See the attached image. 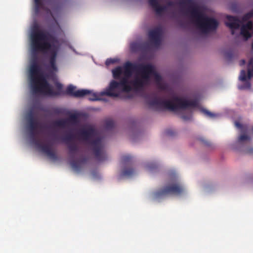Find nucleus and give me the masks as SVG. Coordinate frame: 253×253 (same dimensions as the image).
Returning <instances> with one entry per match:
<instances>
[{"label":"nucleus","instance_id":"obj_1","mask_svg":"<svg viewBox=\"0 0 253 253\" xmlns=\"http://www.w3.org/2000/svg\"><path fill=\"white\" fill-rule=\"evenodd\" d=\"M125 76L120 82L113 80L111 82L109 87L106 91L100 93L101 95H106L113 97H118L120 95V90L123 92H128L132 89L128 79L131 76L133 71H136L141 74V77H135L130 83L136 90H140L145 85L149 84V74L153 71V66L150 64L143 65L132 63L129 61L125 63L124 65Z\"/></svg>","mask_w":253,"mask_h":253},{"label":"nucleus","instance_id":"obj_2","mask_svg":"<svg viewBox=\"0 0 253 253\" xmlns=\"http://www.w3.org/2000/svg\"><path fill=\"white\" fill-rule=\"evenodd\" d=\"M177 3L182 7L189 6L188 11L194 19L197 27L203 34H207L216 30L219 25L218 21L214 18L208 16L201 11L193 0H181Z\"/></svg>","mask_w":253,"mask_h":253},{"label":"nucleus","instance_id":"obj_3","mask_svg":"<svg viewBox=\"0 0 253 253\" xmlns=\"http://www.w3.org/2000/svg\"><path fill=\"white\" fill-rule=\"evenodd\" d=\"M147 103L150 107L158 110L167 109L173 111L198 106V102L196 100L189 101L177 96H173L170 100L163 99L161 97L154 96L148 99Z\"/></svg>","mask_w":253,"mask_h":253},{"label":"nucleus","instance_id":"obj_4","mask_svg":"<svg viewBox=\"0 0 253 253\" xmlns=\"http://www.w3.org/2000/svg\"><path fill=\"white\" fill-rule=\"evenodd\" d=\"M31 88L33 93H40L48 96H55L59 93L53 91L48 83L39 64H31L30 67Z\"/></svg>","mask_w":253,"mask_h":253},{"label":"nucleus","instance_id":"obj_5","mask_svg":"<svg viewBox=\"0 0 253 253\" xmlns=\"http://www.w3.org/2000/svg\"><path fill=\"white\" fill-rule=\"evenodd\" d=\"M78 134L81 139L92 146L94 156L98 161H103L106 160L107 155L102 150L101 138L98 137L93 139L97 135V131L93 126H86L81 129Z\"/></svg>","mask_w":253,"mask_h":253},{"label":"nucleus","instance_id":"obj_6","mask_svg":"<svg viewBox=\"0 0 253 253\" xmlns=\"http://www.w3.org/2000/svg\"><path fill=\"white\" fill-rule=\"evenodd\" d=\"M59 45L56 44H31L32 61L31 64H39L38 53H48L51 68L56 69V59L59 50Z\"/></svg>","mask_w":253,"mask_h":253},{"label":"nucleus","instance_id":"obj_7","mask_svg":"<svg viewBox=\"0 0 253 253\" xmlns=\"http://www.w3.org/2000/svg\"><path fill=\"white\" fill-rule=\"evenodd\" d=\"M31 44H59L57 39L43 30L40 29L38 24H35L32 28L31 34Z\"/></svg>","mask_w":253,"mask_h":253},{"label":"nucleus","instance_id":"obj_8","mask_svg":"<svg viewBox=\"0 0 253 253\" xmlns=\"http://www.w3.org/2000/svg\"><path fill=\"white\" fill-rule=\"evenodd\" d=\"M184 191V188L179 184H172L164 187L153 193L154 198L157 200L165 198L169 194L179 195Z\"/></svg>","mask_w":253,"mask_h":253},{"label":"nucleus","instance_id":"obj_9","mask_svg":"<svg viewBox=\"0 0 253 253\" xmlns=\"http://www.w3.org/2000/svg\"><path fill=\"white\" fill-rule=\"evenodd\" d=\"M248 75L247 76L246 72L244 70H242L239 77V80L242 82H246L243 85L238 86V88L240 90L250 89L251 87V83L249 81H246L247 79H251L253 77V59H251L247 66Z\"/></svg>","mask_w":253,"mask_h":253},{"label":"nucleus","instance_id":"obj_10","mask_svg":"<svg viewBox=\"0 0 253 253\" xmlns=\"http://www.w3.org/2000/svg\"><path fill=\"white\" fill-rule=\"evenodd\" d=\"M149 4L155 10L157 15H160L165 11L168 7H173L176 3L173 1H169L167 3V6L161 5L158 0H148Z\"/></svg>","mask_w":253,"mask_h":253},{"label":"nucleus","instance_id":"obj_11","mask_svg":"<svg viewBox=\"0 0 253 253\" xmlns=\"http://www.w3.org/2000/svg\"><path fill=\"white\" fill-rule=\"evenodd\" d=\"M162 30L161 27H157L151 30L148 32V37L151 42L155 45L159 46L161 44Z\"/></svg>","mask_w":253,"mask_h":253},{"label":"nucleus","instance_id":"obj_12","mask_svg":"<svg viewBox=\"0 0 253 253\" xmlns=\"http://www.w3.org/2000/svg\"><path fill=\"white\" fill-rule=\"evenodd\" d=\"M226 19L227 21L225 24L231 29L232 35H234V30L239 29L240 27V21L237 17L230 15H227Z\"/></svg>","mask_w":253,"mask_h":253},{"label":"nucleus","instance_id":"obj_13","mask_svg":"<svg viewBox=\"0 0 253 253\" xmlns=\"http://www.w3.org/2000/svg\"><path fill=\"white\" fill-rule=\"evenodd\" d=\"M253 30V24L251 21H248L246 24L243 25L241 28V35L244 40L247 41L252 37V33L251 31Z\"/></svg>","mask_w":253,"mask_h":253},{"label":"nucleus","instance_id":"obj_14","mask_svg":"<svg viewBox=\"0 0 253 253\" xmlns=\"http://www.w3.org/2000/svg\"><path fill=\"white\" fill-rule=\"evenodd\" d=\"M75 87L72 85H69L66 89L68 94L71 95L76 97H81L85 96L89 91L87 89H80L75 91Z\"/></svg>","mask_w":253,"mask_h":253},{"label":"nucleus","instance_id":"obj_15","mask_svg":"<svg viewBox=\"0 0 253 253\" xmlns=\"http://www.w3.org/2000/svg\"><path fill=\"white\" fill-rule=\"evenodd\" d=\"M27 119L28 121V128L36 129L39 126V123L34 116V112L32 110L29 111L27 115Z\"/></svg>","mask_w":253,"mask_h":253},{"label":"nucleus","instance_id":"obj_16","mask_svg":"<svg viewBox=\"0 0 253 253\" xmlns=\"http://www.w3.org/2000/svg\"><path fill=\"white\" fill-rule=\"evenodd\" d=\"M36 145L46 154L52 149L51 146L49 145H42L39 141H36Z\"/></svg>","mask_w":253,"mask_h":253},{"label":"nucleus","instance_id":"obj_17","mask_svg":"<svg viewBox=\"0 0 253 253\" xmlns=\"http://www.w3.org/2000/svg\"><path fill=\"white\" fill-rule=\"evenodd\" d=\"M68 148L69 149V154L70 156L74 158L75 154L78 151V147L75 144H72L68 145Z\"/></svg>","mask_w":253,"mask_h":253},{"label":"nucleus","instance_id":"obj_18","mask_svg":"<svg viewBox=\"0 0 253 253\" xmlns=\"http://www.w3.org/2000/svg\"><path fill=\"white\" fill-rule=\"evenodd\" d=\"M142 48V44L138 42H133L130 43V50L134 52L139 51Z\"/></svg>","mask_w":253,"mask_h":253},{"label":"nucleus","instance_id":"obj_19","mask_svg":"<svg viewBox=\"0 0 253 253\" xmlns=\"http://www.w3.org/2000/svg\"><path fill=\"white\" fill-rule=\"evenodd\" d=\"M122 73L123 71L121 67H118L112 70L113 77L116 80L120 79Z\"/></svg>","mask_w":253,"mask_h":253},{"label":"nucleus","instance_id":"obj_20","mask_svg":"<svg viewBox=\"0 0 253 253\" xmlns=\"http://www.w3.org/2000/svg\"><path fill=\"white\" fill-rule=\"evenodd\" d=\"M89 91V93L86 94V95H88V99L90 101H97L101 100L100 98H99V95L97 94L96 93L92 92L91 90H88Z\"/></svg>","mask_w":253,"mask_h":253},{"label":"nucleus","instance_id":"obj_21","mask_svg":"<svg viewBox=\"0 0 253 253\" xmlns=\"http://www.w3.org/2000/svg\"><path fill=\"white\" fill-rule=\"evenodd\" d=\"M134 173V170L132 168L125 169L122 171V175L123 176L129 177Z\"/></svg>","mask_w":253,"mask_h":253},{"label":"nucleus","instance_id":"obj_22","mask_svg":"<svg viewBox=\"0 0 253 253\" xmlns=\"http://www.w3.org/2000/svg\"><path fill=\"white\" fill-rule=\"evenodd\" d=\"M67 124V120L60 119L54 122V126L58 127H64Z\"/></svg>","mask_w":253,"mask_h":253},{"label":"nucleus","instance_id":"obj_23","mask_svg":"<svg viewBox=\"0 0 253 253\" xmlns=\"http://www.w3.org/2000/svg\"><path fill=\"white\" fill-rule=\"evenodd\" d=\"M35 1V11L36 13H38L42 6V0H34Z\"/></svg>","mask_w":253,"mask_h":253},{"label":"nucleus","instance_id":"obj_24","mask_svg":"<svg viewBox=\"0 0 253 253\" xmlns=\"http://www.w3.org/2000/svg\"><path fill=\"white\" fill-rule=\"evenodd\" d=\"M71 165L72 168L76 171H78L81 169L80 164L75 160H73L71 162Z\"/></svg>","mask_w":253,"mask_h":253},{"label":"nucleus","instance_id":"obj_25","mask_svg":"<svg viewBox=\"0 0 253 253\" xmlns=\"http://www.w3.org/2000/svg\"><path fill=\"white\" fill-rule=\"evenodd\" d=\"M251 140V137L246 134H242L238 138V142L239 143H242L244 141H250Z\"/></svg>","mask_w":253,"mask_h":253},{"label":"nucleus","instance_id":"obj_26","mask_svg":"<svg viewBox=\"0 0 253 253\" xmlns=\"http://www.w3.org/2000/svg\"><path fill=\"white\" fill-rule=\"evenodd\" d=\"M114 122L113 120H107L105 124V128L108 130L111 129L114 127Z\"/></svg>","mask_w":253,"mask_h":253},{"label":"nucleus","instance_id":"obj_27","mask_svg":"<svg viewBox=\"0 0 253 253\" xmlns=\"http://www.w3.org/2000/svg\"><path fill=\"white\" fill-rule=\"evenodd\" d=\"M153 71H154L152 73L149 74V79L150 78V75H154L155 76V79L156 82L158 84H159V83H160L161 82V80H162L161 76L155 72L154 67H153Z\"/></svg>","mask_w":253,"mask_h":253},{"label":"nucleus","instance_id":"obj_28","mask_svg":"<svg viewBox=\"0 0 253 253\" xmlns=\"http://www.w3.org/2000/svg\"><path fill=\"white\" fill-rule=\"evenodd\" d=\"M74 138V135L72 134H69L63 137V140L69 145V143L71 142Z\"/></svg>","mask_w":253,"mask_h":253},{"label":"nucleus","instance_id":"obj_29","mask_svg":"<svg viewBox=\"0 0 253 253\" xmlns=\"http://www.w3.org/2000/svg\"><path fill=\"white\" fill-rule=\"evenodd\" d=\"M78 116L76 114H73L70 115L69 118L67 119V123L68 122L76 123L78 122Z\"/></svg>","mask_w":253,"mask_h":253},{"label":"nucleus","instance_id":"obj_30","mask_svg":"<svg viewBox=\"0 0 253 253\" xmlns=\"http://www.w3.org/2000/svg\"><path fill=\"white\" fill-rule=\"evenodd\" d=\"M252 17H253V9L249 12L245 14L242 17V20L244 21H246Z\"/></svg>","mask_w":253,"mask_h":253},{"label":"nucleus","instance_id":"obj_31","mask_svg":"<svg viewBox=\"0 0 253 253\" xmlns=\"http://www.w3.org/2000/svg\"><path fill=\"white\" fill-rule=\"evenodd\" d=\"M30 135V137L32 140V142L36 145V141H38L35 138V130L36 129H28Z\"/></svg>","mask_w":253,"mask_h":253},{"label":"nucleus","instance_id":"obj_32","mask_svg":"<svg viewBox=\"0 0 253 253\" xmlns=\"http://www.w3.org/2000/svg\"><path fill=\"white\" fill-rule=\"evenodd\" d=\"M131 157L130 155H125L123 156L122 158V161L124 164H126L127 163H129L131 160Z\"/></svg>","mask_w":253,"mask_h":253},{"label":"nucleus","instance_id":"obj_33","mask_svg":"<svg viewBox=\"0 0 253 253\" xmlns=\"http://www.w3.org/2000/svg\"><path fill=\"white\" fill-rule=\"evenodd\" d=\"M202 112H203L205 115L208 116L210 118H214L216 116V115L209 111L205 109H201Z\"/></svg>","mask_w":253,"mask_h":253},{"label":"nucleus","instance_id":"obj_34","mask_svg":"<svg viewBox=\"0 0 253 253\" xmlns=\"http://www.w3.org/2000/svg\"><path fill=\"white\" fill-rule=\"evenodd\" d=\"M158 168V165L155 163H150L147 165V168L149 170H153Z\"/></svg>","mask_w":253,"mask_h":253},{"label":"nucleus","instance_id":"obj_35","mask_svg":"<svg viewBox=\"0 0 253 253\" xmlns=\"http://www.w3.org/2000/svg\"><path fill=\"white\" fill-rule=\"evenodd\" d=\"M46 155L53 160H56L57 159L55 152L52 149L50 151L48 152V153Z\"/></svg>","mask_w":253,"mask_h":253},{"label":"nucleus","instance_id":"obj_36","mask_svg":"<svg viewBox=\"0 0 253 253\" xmlns=\"http://www.w3.org/2000/svg\"><path fill=\"white\" fill-rule=\"evenodd\" d=\"M117 60L114 58H108L106 60L105 64L109 66L111 64H113L117 62Z\"/></svg>","mask_w":253,"mask_h":253},{"label":"nucleus","instance_id":"obj_37","mask_svg":"<svg viewBox=\"0 0 253 253\" xmlns=\"http://www.w3.org/2000/svg\"><path fill=\"white\" fill-rule=\"evenodd\" d=\"M199 140L206 146H210L211 145L210 141L204 139V138H200Z\"/></svg>","mask_w":253,"mask_h":253},{"label":"nucleus","instance_id":"obj_38","mask_svg":"<svg viewBox=\"0 0 253 253\" xmlns=\"http://www.w3.org/2000/svg\"><path fill=\"white\" fill-rule=\"evenodd\" d=\"M191 117H192L191 114H189L187 115H182L181 116V118L185 121H187V120H190L191 118Z\"/></svg>","mask_w":253,"mask_h":253},{"label":"nucleus","instance_id":"obj_39","mask_svg":"<svg viewBox=\"0 0 253 253\" xmlns=\"http://www.w3.org/2000/svg\"><path fill=\"white\" fill-rule=\"evenodd\" d=\"M235 125L239 129H242V128H243V126L241 124H240L239 122H235Z\"/></svg>","mask_w":253,"mask_h":253},{"label":"nucleus","instance_id":"obj_40","mask_svg":"<svg viewBox=\"0 0 253 253\" xmlns=\"http://www.w3.org/2000/svg\"><path fill=\"white\" fill-rule=\"evenodd\" d=\"M246 153L249 154H253V147L248 148L246 150Z\"/></svg>","mask_w":253,"mask_h":253},{"label":"nucleus","instance_id":"obj_41","mask_svg":"<svg viewBox=\"0 0 253 253\" xmlns=\"http://www.w3.org/2000/svg\"><path fill=\"white\" fill-rule=\"evenodd\" d=\"M166 132L168 135L170 136L173 135L174 133V132L172 130L169 129L167 130Z\"/></svg>","mask_w":253,"mask_h":253},{"label":"nucleus","instance_id":"obj_42","mask_svg":"<svg viewBox=\"0 0 253 253\" xmlns=\"http://www.w3.org/2000/svg\"><path fill=\"white\" fill-rule=\"evenodd\" d=\"M246 63V61L244 59L241 60L239 62V65L241 66L244 65Z\"/></svg>","mask_w":253,"mask_h":253},{"label":"nucleus","instance_id":"obj_43","mask_svg":"<svg viewBox=\"0 0 253 253\" xmlns=\"http://www.w3.org/2000/svg\"><path fill=\"white\" fill-rule=\"evenodd\" d=\"M56 86L59 89H61L62 87V84L60 83H57Z\"/></svg>","mask_w":253,"mask_h":253},{"label":"nucleus","instance_id":"obj_44","mask_svg":"<svg viewBox=\"0 0 253 253\" xmlns=\"http://www.w3.org/2000/svg\"><path fill=\"white\" fill-rule=\"evenodd\" d=\"M252 48L253 50V43L252 44Z\"/></svg>","mask_w":253,"mask_h":253},{"label":"nucleus","instance_id":"obj_45","mask_svg":"<svg viewBox=\"0 0 253 253\" xmlns=\"http://www.w3.org/2000/svg\"><path fill=\"white\" fill-rule=\"evenodd\" d=\"M58 25V27H59V28L60 29V27H59V25L57 24Z\"/></svg>","mask_w":253,"mask_h":253},{"label":"nucleus","instance_id":"obj_46","mask_svg":"<svg viewBox=\"0 0 253 253\" xmlns=\"http://www.w3.org/2000/svg\"><path fill=\"white\" fill-rule=\"evenodd\" d=\"M252 130H253V127L252 128Z\"/></svg>","mask_w":253,"mask_h":253}]
</instances>
